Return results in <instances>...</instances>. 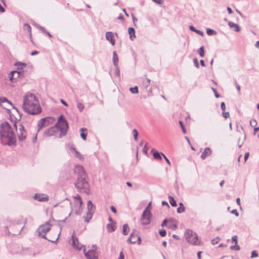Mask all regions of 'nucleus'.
<instances>
[{
	"instance_id": "nucleus-1",
	"label": "nucleus",
	"mask_w": 259,
	"mask_h": 259,
	"mask_svg": "<svg viewBox=\"0 0 259 259\" xmlns=\"http://www.w3.org/2000/svg\"><path fill=\"white\" fill-rule=\"evenodd\" d=\"M22 107L25 112L31 115H37L41 112L37 98L35 95L30 93H26L23 97Z\"/></svg>"
},
{
	"instance_id": "nucleus-2",
	"label": "nucleus",
	"mask_w": 259,
	"mask_h": 259,
	"mask_svg": "<svg viewBox=\"0 0 259 259\" xmlns=\"http://www.w3.org/2000/svg\"><path fill=\"white\" fill-rule=\"evenodd\" d=\"M0 140L4 145L16 144V137L14 129L8 122H2L0 125Z\"/></svg>"
},
{
	"instance_id": "nucleus-3",
	"label": "nucleus",
	"mask_w": 259,
	"mask_h": 259,
	"mask_svg": "<svg viewBox=\"0 0 259 259\" xmlns=\"http://www.w3.org/2000/svg\"><path fill=\"white\" fill-rule=\"evenodd\" d=\"M7 223L8 224L5 227L4 232L7 235H16L19 234L24 228L22 227L21 223L19 221H13L8 220Z\"/></svg>"
},
{
	"instance_id": "nucleus-4",
	"label": "nucleus",
	"mask_w": 259,
	"mask_h": 259,
	"mask_svg": "<svg viewBox=\"0 0 259 259\" xmlns=\"http://www.w3.org/2000/svg\"><path fill=\"white\" fill-rule=\"evenodd\" d=\"M73 198L75 201L73 205L72 204L71 202H70L67 198L65 199L64 201V203L66 202L68 205L71 206V210L68 214L69 217L70 216L72 211H74L77 215L80 214L81 212V206L82 202L80 196L79 195H76L73 197Z\"/></svg>"
},
{
	"instance_id": "nucleus-5",
	"label": "nucleus",
	"mask_w": 259,
	"mask_h": 259,
	"mask_svg": "<svg viewBox=\"0 0 259 259\" xmlns=\"http://www.w3.org/2000/svg\"><path fill=\"white\" fill-rule=\"evenodd\" d=\"M75 186L79 192L89 194V184L85 180V177H78L77 182L75 183Z\"/></svg>"
},
{
	"instance_id": "nucleus-6",
	"label": "nucleus",
	"mask_w": 259,
	"mask_h": 259,
	"mask_svg": "<svg viewBox=\"0 0 259 259\" xmlns=\"http://www.w3.org/2000/svg\"><path fill=\"white\" fill-rule=\"evenodd\" d=\"M57 130L60 131V137L65 136L68 128V123L64 118L63 115H61L58 119L57 123L55 124Z\"/></svg>"
},
{
	"instance_id": "nucleus-7",
	"label": "nucleus",
	"mask_w": 259,
	"mask_h": 259,
	"mask_svg": "<svg viewBox=\"0 0 259 259\" xmlns=\"http://www.w3.org/2000/svg\"><path fill=\"white\" fill-rule=\"evenodd\" d=\"M185 237L188 242L195 245H198L200 241L198 239L197 234L192 230L187 229L185 233Z\"/></svg>"
},
{
	"instance_id": "nucleus-8",
	"label": "nucleus",
	"mask_w": 259,
	"mask_h": 259,
	"mask_svg": "<svg viewBox=\"0 0 259 259\" xmlns=\"http://www.w3.org/2000/svg\"><path fill=\"white\" fill-rule=\"evenodd\" d=\"M50 222L48 221L45 224L40 225L37 230L38 235L43 238H46V235L51 229Z\"/></svg>"
},
{
	"instance_id": "nucleus-9",
	"label": "nucleus",
	"mask_w": 259,
	"mask_h": 259,
	"mask_svg": "<svg viewBox=\"0 0 259 259\" xmlns=\"http://www.w3.org/2000/svg\"><path fill=\"white\" fill-rule=\"evenodd\" d=\"M15 129L17 131V134L19 141H24L27 137V132L26 131L24 126L20 124L17 127L16 123H14V124Z\"/></svg>"
},
{
	"instance_id": "nucleus-10",
	"label": "nucleus",
	"mask_w": 259,
	"mask_h": 259,
	"mask_svg": "<svg viewBox=\"0 0 259 259\" xmlns=\"http://www.w3.org/2000/svg\"><path fill=\"white\" fill-rule=\"evenodd\" d=\"M127 241L132 243H135L137 242L138 244H140L142 242L141 238L139 236L138 232L136 230L133 231Z\"/></svg>"
},
{
	"instance_id": "nucleus-11",
	"label": "nucleus",
	"mask_w": 259,
	"mask_h": 259,
	"mask_svg": "<svg viewBox=\"0 0 259 259\" xmlns=\"http://www.w3.org/2000/svg\"><path fill=\"white\" fill-rule=\"evenodd\" d=\"M152 218L151 212L143 211L141 219V223L142 225H147L150 224Z\"/></svg>"
},
{
	"instance_id": "nucleus-12",
	"label": "nucleus",
	"mask_w": 259,
	"mask_h": 259,
	"mask_svg": "<svg viewBox=\"0 0 259 259\" xmlns=\"http://www.w3.org/2000/svg\"><path fill=\"white\" fill-rule=\"evenodd\" d=\"M23 76L24 73L23 71H13L9 74V78L12 82L16 81L18 78L23 77Z\"/></svg>"
},
{
	"instance_id": "nucleus-13",
	"label": "nucleus",
	"mask_w": 259,
	"mask_h": 259,
	"mask_svg": "<svg viewBox=\"0 0 259 259\" xmlns=\"http://www.w3.org/2000/svg\"><path fill=\"white\" fill-rule=\"evenodd\" d=\"M83 251L87 259H97L98 258V253L94 249H91L87 252L84 247Z\"/></svg>"
},
{
	"instance_id": "nucleus-14",
	"label": "nucleus",
	"mask_w": 259,
	"mask_h": 259,
	"mask_svg": "<svg viewBox=\"0 0 259 259\" xmlns=\"http://www.w3.org/2000/svg\"><path fill=\"white\" fill-rule=\"evenodd\" d=\"M71 237L72 240V245L74 248L80 250L82 248H84V247H85L84 245H81L79 243L78 239L74 236L73 234L72 235Z\"/></svg>"
},
{
	"instance_id": "nucleus-15",
	"label": "nucleus",
	"mask_w": 259,
	"mask_h": 259,
	"mask_svg": "<svg viewBox=\"0 0 259 259\" xmlns=\"http://www.w3.org/2000/svg\"><path fill=\"white\" fill-rule=\"evenodd\" d=\"M74 170L75 173L77 174L79 176V177H85V172L82 166L80 165H76L74 167Z\"/></svg>"
},
{
	"instance_id": "nucleus-16",
	"label": "nucleus",
	"mask_w": 259,
	"mask_h": 259,
	"mask_svg": "<svg viewBox=\"0 0 259 259\" xmlns=\"http://www.w3.org/2000/svg\"><path fill=\"white\" fill-rule=\"evenodd\" d=\"M58 132L57 129L55 125L52 126L49 129L45 131L44 135L46 137H51L55 135V134Z\"/></svg>"
},
{
	"instance_id": "nucleus-17",
	"label": "nucleus",
	"mask_w": 259,
	"mask_h": 259,
	"mask_svg": "<svg viewBox=\"0 0 259 259\" xmlns=\"http://www.w3.org/2000/svg\"><path fill=\"white\" fill-rule=\"evenodd\" d=\"M34 198L39 202H46L49 200L48 196L44 194H36Z\"/></svg>"
},
{
	"instance_id": "nucleus-18",
	"label": "nucleus",
	"mask_w": 259,
	"mask_h": 259,
	"mask_svg": "<svg viewBox=\"0 0 259 259\" xmlns=\"http://www.w3.org/2000/svg\"><path fill=\"white\" fill-rule=\"evenodd\" d=\"M114 35V34L111 31H108L106 33V39L109 41L112 46H114L115 43Z\"/></svg>"
},
{
	"instance_id": "nucleus-19",
	"label": "nucleus",
	"mask_w": 259,
	"mask_h": 259,
	"mask_svg": "<svg viewBox=\"0 0 259 259\" xmlns=\"http://www.w3.org/2000/svg\"><path fill=\"white\" fill-rule=\"evenodd\" d=\"M72 153L74 154L75 157L78 158L80 161H83L84 158L83 156L76 150L73 147H70V148Z\"/></svg>"
},
{
	"instance_id": "nucleus-20",
	"label": "nucleus",
	"mask_w": 259,
	"mask_h": 259,
	"mask_svg": "<svg viewBox=\"0 0 259 259\" xmlns=\"http://www.w3.org/2000/svg\"><path fill=\"white\" fill-rule=\"evenodd\" d=\"M46 118H41L37 122V132L40 131L43 127L48 126L47 123L45 122Z\"/></svg>"
},
{
	"instance_id": "nucleus-21",
	"label": "nucleus",
	"mask_w": 259,
	"mask_h": 259,
	"mask_svg": "<svg viewBox=\"0 0 259 259\" xmlns=\"http://www.w3.org/2000/svg\"><path fill=\"white\" fill-rule=\"evenodd\" d=\"M211 153V151L209 148H205L201 155V159H205Z\"/></svg>"
},
{
	"instance_id": "nucleus-22",
	"label": "nucleus",
	"mask_w": 259,
	"mask_h": 259,
	"mask_svg": "<svg viewBox=\"0 0 259 259\" xmlns=\"http://www.w3.org/2000/svg\"><path fill=\"white\" fill-rule=\"evenodd\" d=\"M228 25L231 28L234 29V31L236 32H239L241 30L240 27L238 24L234 23L232 22H229Z\"/></svg>"
},
{
	"instance_id": "nucleus-23",
	"label": "nucleus",
	"mask_w": 259,
	"mask_h": 259,
	"mask_svg": "<svg viewBox=\"0 0 259 259\" xmlns=\"http://www.w3.org/2000/svg\"><path fill=\"white\" fill-rule=\"evenodd\" d=\"M128 33L130 35V38L132 40H133L136 37L135 35V30L134 28L130 27L128 29Z\"/></svg>"
},
{
	"instance_id": "nucleus-24",
	"label": "nucleus",
	"mask_w": 259,
	"mask_h": 259,
	"mask_svg": "<svg viewBox=\"0 0 259 259\" xmlns=\"http://www.w3.org/2000/svg\"><path fill=\"white\" fill-rule=\"evenodd\" d=\"M87 209L88 211H90L92 213L94 212L95 206L91 200H89L87 202Z\"/></svg>"
},
{
	"instance_id": "nucleus-25",
	"label": "nucleus",
	"mask_w": 259,
	"mask_h": 259,
	"mask_svg": "<svg viewBox=\"0 0 259 259\" xmlns=\"http://www.w3.org/2000/svg\"><path fill=\"white\" fill-rule=\"evenodd\" d=\"M44 118H46L45 122L47 123V126H49V125L51 124H53L56 120L55 118L53 117H44Z\"/></svg>"
},
{
	"instance_id": "nucleus-26",
	"label": "nucleus",
	"mask_w": 259,
	"mask_h": 259,
	"mask_svg": "<svg viewBox=\"0 0 259 259\" xmlns=\"http://www.w3.org/2000/svg\"><path fill=\"white\" fill-rule=\"evenodd\" d=\"M118 56L116 54V53L114 51L113 52V65L115 67H117V66H118Z\"/></svg>"
},
{
	"instance_id": "nucleus-27",
	"label": "nucleus",
	"mask_w": 259,
	"mask_h": 259,
	"mask_svg": "<svg viewBox=\"0 0 259 259\" xmlns=\"http://www.w3.org/2000/svg\"><path fill=\"white\" fill-rule=\"evenodd\" d=\"M15 65L17 67V69L18 71H22L24 67H25L26 64L24 63L17 62L16 63Z\"/></svg>"
},
{
	"instance_id": "nucleus-28",
	"label": "nucleus",
	"mask_w": 259,
	"mask_h": 259,
	"mask_svg": "<svg viewBox=\"0 0 259 259\" xmlns=\"http://www.w3.org/2000/svg\"><path fill=\"white\" fill-rule=\"evenodd\" d=\"M180 207L177 208V211L179 213H181L185 211V207L182 202L179 203Z\"/></svg>"
},
{
	"instance_id": "nucleus-29",
	"label": "nucleus",
	"mask_w": 259,
	"mask_h": 259,
	"mask_svg": "<svg viewBox=\"0 0 259 259\" xmlns=\"http://www.w3.org/2000/svg\"><path fill=\"white\" fill-rule=\"evenodd\" d=\"M93 213L90 211H87L86 215L84 217V221L87 223H89L92 218Z\"/></svg>"
},
{
	"instance_id": "nucleus-30",
	"label": "nucleus",
	"mask_w": 259,
	"mask_h": 259,
	"mask_svg": "<svg viewBox=\"0 0 259 259\" xmlns=\"http://www.w3.org/2000/svg\"><path fill=\"white\" fill-rule=\"evenodd\" d=\"M189 29L192 31H193V32H196V33L201 35V36H203V32L199 30H197L193 26H190L189 27Z\"/></svg>"
},
{
	"instance_id": "nucleus-31",
	"label": "nucleus",
	"mask_w": 259,
	"mask_h": 259,
	"mask_svg": "<svg viewBox=\"0 0 259 259\" xmlns=\"http://www.w3.org/2000/svg\"><path fill=\"white\" fill-rule=\"evenodd\" d=\"M168 199H169V203L172 206L175 207V206H177V202L175 200V199L173 197H172L171 196H169Z\"/></svg>"
},
{
	"instance_id": "nucleus-32",
	"label": "nucleus",
	"mask_w": 259,
	"mask_h": 259,
	"mask_svg": "<svg viewBox=\"0 0 259 259\" xmlns=\"http://www.w3.org/2000/svg\"><path fill=\"white\" fill-rule=\"evenodd\" d=\"M87 130L85 128H81L80 129V131L81 132V134H80V136L81 137V138L83 140H86V137H87V133L85 134L84 133V132L85 131H87Z\"/></svg>"
},
{
	"instance_id": "nucleus-33",
	"label": "nucleus",
	"mask_w": 259,
	"mask_h": 259,
	"mask_svg": "<svg viewBox=\"0 0 259 259\" xmlns=\"http://www.w3.org/2000/svg\"><path fill=\"white\" fill-rule=\"evenodd\" d=\"M36 27L39 29H40L41 31H42L45 33L47 34L50 37H52V35L48 31H47L43 27H42V26H40L39 25H37L36 26Z\"/></svg>"
},
{
	"instance_id": "nucleus-34",
	"label": "nucleus",
	"mask_w": 259,
	"mask_h": 259,
	"mask_svg": "<svg viewBox=\"0 0 259 259\" xmlns=\"http://www.w3.org/2000/svg\"><path fill=\"white\" fill-rule=\"evenodd\" d=\"M129 230L128 226L127 224H124L123 226V229H122V233L123 235H126L128 234V231Z\"/></svg>"
},
{
	"instance_id": "nucleus-35",
	"label": "nucleus",
	"mask_w": 259,
	"mask_h": 259,
	"mask_svg": "<svg viewBox=\"0 0 259 259\" xmlns=\"http://www.w3.org/2000/svg\"><path fill=\"white\" fill-rule=\"evenodd\" d=\"M106 227L108 231L109 232H112L115 231V227L112 224H107Z\"/></svg>"
},
{
	"instance_id": "nucleus-36",
	"label": "nucleus",
	"mask_w": 259,
	"mask_h": 259,
	"mask_svg": "<svg viewBox=\"0 0 259 259\" xmlns=\"http://www.w3.org/2000/svg\"><path fill=\"white\" fill-rule=\"evenodd\" d=\"M7 103L12 105L11 103L9 101H8V100L7 98H4V97H1L0 98V105H2V103Z\"/></svg>"
},
{
	"instance_id": "nucleus-37",
	"label": "nucleus",
	"mask_w": 259,
	"mask_h": 259,
	"mask_svg": "<svg viewBox=\"0 0 259 259\" xmlns=\"http://www.w3.org/2000/svg\"><path fill=\"white\" fill-rule=\"evenodd\" d=\"M150 83V79L149 78H146L145 80L143 81V84L145 88H147Z\"/></svg>"
},
{
	"instance_id": "nucleus-38",
	"label": "nucleus",
	"mask_w": 259,
	"mask_h": 259,
	"mask_svg": "<svg viewBox=\"0 0 259 259\" xmlns=\"http://www.w3.org/2000/svg\"><path fill=\"white\" fill-rule=\"evenodd\" d=\"M206 33L208 35H212L217 34V32L211 29L210 28H207L206 29Z\"/></svg>"
},
{
	"instance_id": "nucleus-39",
	"label": "nucleus",
	"mask_w": 259,
	"mask_h": 259,
	"mask_svg": "<svg viewBox=\"0 0 259 259\" xmlns=\"http://www.w3.org/2000/svg\"><path fill=\"white\" fill-rule=\"evenodd\" d=\"M130 91L134 94H137L139 93L138 88L137 86H135L134 87L131 88L130 89Z\"/></svg>"
},
{
	"instance_id": "nucleus-40",
	"label": "nucleus",
	"mask_w": 259,
	"mask_h": 259,
	"mask_svg": "<svg viewBox=\"0 0 259 259\" xmlns=\"http://www.w3.org/2000/svg\"><path fill=\"white\" fill-rule=\"evenodd\" d=\"M153 157L156 159H161V156L160 155V154L157 151H155V152L153 153Z\"/></svg>"
},
{
	"instance_id": "nucleus-41",
	"label": "nucleus",
	"mask_w": 259,
	"mask_h": 259,
	"mask_svg": "<svg viewBox=\"0 0 259 259\" xmlns=\"http://www.w3.org/2000/svg\"><path fill=\"white\" fill-rule=\"evenodd\" d=\"M198 53H199V56L201 57H203L204 56V48H203V47L202 46L201 47L198 51Z\"/></svg>"
},
{
	"instance_id": "nucleus-42",
	"label": "nucleus",
	"mask_w": 259,
	"mask_h": 259,
	"mask_svg": "<svg viewBox=\"0 0 259 259\" xmlns=\"http://www.w3.org/2000/svg\"><path fill=\"white\" fill-rule=\"evenodd\" d=\"M133 134L134 136V138L135 141L138 140V132L136 129H134L133 131Z\"/></svg>"
},
{
	"instance_id": "nucleus-43",
	"label": "nucleus",
	"mask_w": 259,
	"mask_h": 259,
	"mask_svg": "<svg viewBox=\"0 0 259 259\" xmlns=\"http://www.w3.org/2000/svg\"><path fill=\"white\" fill-rule=\"evenodd\" d=\"M220 240V238L219 237H217L215 238H213L211 240V243L213 245H215L218 243L219 240Z\"/></svg>"
},
{
	"instance_id": "nucleus-44",
	"label": "nucleus",
	"mask_w": 259,
	"mask_h": 259,
	"mask_svg": "<svg viewBox=\"0 0 259 259\" xmlns=\"http://www.w3.org/2000/svg\"><path fill=\"white\" fill-rule=\"evenodd\" d=\"M77 108L80 112H82L83 109L84 108V106L83 104L78 102L77 103Z\"/></svg>"
},
{
	"instance_id": "nucleus-45",
	"label": "nucleus",
	"mask_w": 259,
	"mask_h": 259,
	"mask_svg": "<svg viewBox=\"0 0 259 259\" xmlns=\"http://www.w3.org/2000/svg\"><path fill=\"white\" fill-rule=\"evenodd\" d=\"M151 203H152L151 202H150L148 203V205L147 206V207L145 208V209L144 210V212H151L150 209H151Z\"/></svg>"
},
{
	"instance_id": "nucleus-46",
	"label": "nucleus",
	"mask_w": 259,
	"mask_h": 259,
	"mask_svg": "<svg viewBox=\"0 0 259 259\" xmlns=\"http://www.w3.org/2000/svg\"><path fill=\"white\" fill-rule=\"evenodd\" d=\"M179 124H180V126H181V128L182 129L183 133L184 134H186V130L185 128V127L184 126L183 122L182 121H181V120L179 121Z\"/></svg>"
},
{
	"instance_id": "nucleus-47",
	"label": "nucleus",
	"mask_w": 259,
	"mask_h": 259,
	"mask_svg": "<svg viewBox=\"0 0 259 259\" xmlns=\"http://www.w3.org/2000/svg\"><path fill=\"white\" fill-rule=\"evenodd\" d=\"M159 234L160 235V236L162 237L165 236V235L166 234V231L164 229L159 230Z\"/></svg>"
},
{
	"instance_id": "nucleus-48",
	"label": "nucleus",
	"mask_w": 259,
	"mask_h": 259,
	"mask_svg": "<svg viewBox=\"0 0 259 259\" xmlns=\"http://www.w3.org/2000/svg\"><path fill=\"white\" fill-rule=\"evenodd\" d=\"M24 28L28 32H30L31 27L28 24H25L24 25Z\"/></svg>"
},
{
	"instance_id": "nucleus-49",
	"label": "nucleus",
	"mask_w": 259,
	"mask_h": 259,
	"mask_svg": "<svg viewBox=\"0 0 259 259\" xmlns=\"http://www.w3.org/2000/svg\"><path fill=\"white\" fill-rule=\"evenodd\" d=\"M250 124L251 126L254 127L256 125L257 122L255 119H252L250 121Z\"/></svg>"
},
{
	"instance_id": "nucleus-50",
	"label": "nucleus",
	"mask_w": 259,
	"mask_h": 259,
	"mask_svg": "<svg viewBox=\"0 0 259 259\" xmlns=\"http://www.w3.org/2000/svg\"><path fill=\"white\" fill-rule=\"evenodd\" d=\"M230 248L232 250H239L240 249V247L237 244H235V245L231 246Z\"/></svg>"
},
{
	"instance_id": "nucleus-51",
	"label": "nucleus",
	"mask_w": 259,
	"mask_h": 259,
	"mask_svg": "<svg viewBox=\"0 0 259 259\" xmlns=\"http://www.w3.org/2000/svg\"><path fill=\"white\" fill-rule=\"evenodd\" d=\"M258 256V253L255 250L252 251L251 254V257H256Z\"/></svg>"
},
{
	"instance_id": "nucleus-52",
	"label": "nucleus",
	"mask_w": 259,
	"mask_h": 259,
	"mask_svg": "<svg viewBox=\"0 0 259 259\" xmlns=\"http://www.w3.org/2000/svg\"><path fill=\"white\" fill-rule=\"evenodd\" d=\"M212 91L213 92L214 94V96L217 98H218L220 97V95L217 93V90L215 89H214L213 88H211Z\"/></svg>"
},
{
	"instance_id": "nucleus-53",
	"label": "nucleus",
	"mask_w": 259,
	"mask_h": 259,
	"mask_svg": "<svg viewBox=\"0 0 259 259\" xmlns=\"http://www.w3.org/2000/svg\"><path fill=\"white\" fill-rule=\"evenodd\" d=\"M222 115L225 118H227L229 116V113L228 112L223 111Z\"/></svg>"
},
{
	"instance_id": "nucleus-54",
	"label": "nucleus",
	"mask_w": 259,
	"mask_h": 259,
	"mask_svg": "<svg viewBox=\"0 0 259 259\" xmlns=\"http://www.w3.org/2000/svg\"><path fill=\"white\" fill-rule=\"evenodd\" d=\"M193 63L194 64L196 68H199V65L198 60H197V59L196 58H195V59H193Z\"/></svg>"
},
{
	"instance_id": "nucleus-55",
	"label": "nucleus",
	"mask_w": 259,
	"mask_h": 259,
	"mask_svg": "<svg viewBox=\"0 0 259 259\" xmlns=\"http://www.w3.org/2000/svg\"><path fill=\"white\" fill-rule=\"evenodd\" d=\"M232 242H234L235 244H237V236L236 235H234L232 238Z\"/></svg>"
},
{
	"instance_id": "nucleus-56",
	"label": "nucleus",
	"mask_w": 259,
	"mask_h": 259,
	"mask_svg": "<svg viewBox=\"0 0 259 259\" xmlns=\"http://www.w3.org/2000/svg\"><path fill=\"white\" fill-rule=\"evenodd\" d=\"M115 67V74L116 75L119 76V73H120V70H119V67H118V66H117V67Z\"/></svg>"
},
{
	"instance_id": "nucleus-57",
	"label": "nucleus",
	"mask_w": 259,
	"mask_h": 259,
	"mask_svg": "<svg viewBox=\"0 0 259 259\" xmlns=\"http://www.w3.org/2000/svg\"><path fill=\"white\" fill-rule=\"evenodd\" d=\"M161 155L163 156V157L164 158L165 161H166L167 163L169 165H170L171 163H170V162L169 161V159L166 157V156L163 154L162 153H161Z\"/></svg>"
},
{
	"instance_id": "nucleus-58",
	"label": "nucleus",
	"mask_w": 259,
	"mask_h": 259,
	"mask_svg": "<svg viewBox=\"0 0 259 259\" xmlns=\"http://www.w3.org/2000/svg\"><path fill=\"white\" fill-rule=\"evenodd\" d=\"M221 108L222 111H225L226 106L224 102H222L221 104Z\"/></svg>"
},
{
	"instance_id": "nucleus-59",
	"label": "nucleus",
	"mask_w": 259,
	"mask_h": 259,
	"mask_svg": "<svg viewBox=\"0 0 259 259\" xmlns=\"http://www.w3.org/2000/svg\"><path fill=\"white\" fill-rule=\"evenodd\" d=\"M154 2H155L156 4L160 5L162 4L163 3V0H152Z\"/></svg>"
},
{
	"instance_id": "nucleus-60",
	"label": "nucleus",
	"mask_w": 259,
	"mask_h": 259,
	"mask_svg": "<svg viewBox=\"0 0 259 259\" xmlns=\"http://www.w3.org/2000/svg\"><path fill=\"white\" fill-rule=\"evenodd\" d=\"M231 213L235 214L236 217L239 215V213L236 209H233L231 211Z\"/></svg>"
},
{
	"instance_id": "nucleus-61",
	"label": "nucleus",
	"mask_w": 259,
	"mask_h": 259,
	"mask_svg": "<svg viewBox=\"0 0 259 259\" xmlns=\"http://www.w3.org/2000/svg\"><path fill=\"white\" fill-rule=\"evenodd\" d=\"M147 144L146 143V144H145V146H144V148H143V152H144L145 154H146V153H147V151H148V148H147Z\"/></svg>"
},
{
	"instance_id": "nucleus-62",
	"label": "nucleus",
	"mask_w": 259,
	"mask_h": 259,
	"mask_svg": "<svg viewBox=\"0 0 259 259\" xmlns=\"http://www.w3.org/2000/svg\"><path fill=\"white\" fill-rule=\"evenodd\" d=\"M249 152H246L245 153V154H244V162H245L247 160V158L249 157Z\"/></svg>"
},
{
	"instance_id": "nucleus-63",
	"label": "nucleus",
	"mask_w": 259,
	"mask_h": 259,
	"mask_svg": "<svg viewBox=\"0 0 259 259\" xmlns=\"http://www.w3.org/2000/svg\"><path fill=\"white\" fill-rule=\"evenodd\" d=\"M124 256L122 251H121L119 254L118 259H124Z\"/></svg>"
},
{
	"instance_id": "nucleus-64",
	"label": "nucleus",
	"mask_w": 259,
	"mask_h": 259,
	"mask_svg": "<svg viewBox=\"0 0 259 259\" xmlns=\"http://www.w3.org/2000/svg\"><path fill=\"white\" fill-rule=\"evenodd\" d=\"M110 209L114 213H115L116 212V209L113 206H110Z\"/></svg>"
}]
</instances>
